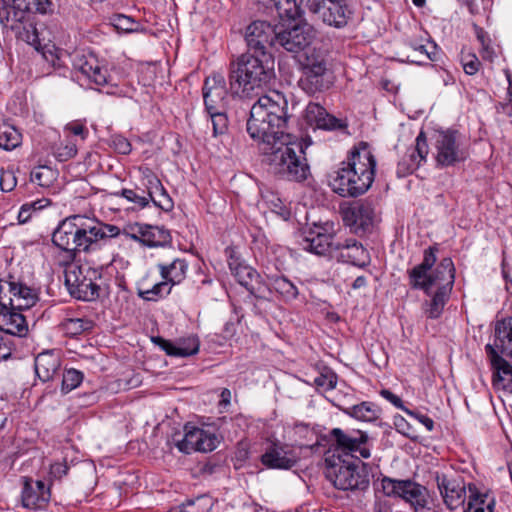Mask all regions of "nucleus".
Masks as SVG:
<instances>
[{
	"instance_id": "nucleus-1",
	"label": "nucleus",
	"mask_w": 512,
	"mask_h": 512,
	"mask_svg": "<svg viewBox=\"0 0 512 512\" xmlns=\"http://www.w3.org/2000/svg\"><path fill=\"white\" fill-rule=\"evenodd\" d=\"M342 167L330 175V186L342 197H358L365 194L375 178L376 159L367 142L355 145Z\"/></svg>"
},
{
	"instance_id": "nucleus-2",
	"label": "nucleus",
	"mask_w": 512,
	"mask_h": 512,
	"mask_svg": "<svg viewBox=\"0 0 512 512\" xmlns=\"http://www.w3.org/2000/svg\"><path fill=\"white\" fill-rule=\"evenodd\" d=\"M291 115L288 113V101L278 91L262 95L252 105L247 120V132L254 140H260L261 146L278 141L284 136Z\"/></svg>"
},
{
	"instance_id": "nucleus-3",
	"label": "nucleus",
	"mask_w": 512,
	"mask_h": 512,
	"mask_svg": "<svg viewBox=\"0 0 512 512\" xmlns=\"http://www.w3.org/2000/svg\"><path fill=\"white\" fill-rule=\"evenodd\" d=\"M81 216L75 215L63 220L52 235V242L67 253L70 261H73L76 252H88L100 247L101 242L120 234V228L116 225L97 222L94 225H85Z\"/></svg>"
},
{
	"instance_id": "nucleus-4",
	"label": "nucleus",
	"mask_w": 512,
	"mask_h": 512,
	"mask_svg": "<svg viewBox=\"0 0 512 512\" xmlns=\"http://www.w3.org/2000/svg\"><path fill=\"white\" fill-rule=\"evenodd\" d=\"M229 85L233 95L250 97L275 78V59L271 52H245L229 65Z\"/></svg>"
},
{
	"instance_id": "nucleus-5",
	"label": "nucleus",
	"mask_w": 512,
	"mask_h": 512,
	"mask_svg": "<svg viewBox=\"0 0 512 512\" xmlns=\"http://www.w3.org/2000/svg\"><path fill=\"white\" fill-rule=\"evenodd\" d=\"M268 172L279 180L301 183L310 175L303 144L284 136L260 147Z\"/></svg>"
},
{
	"instance_id": "nucleus-6",
	"label": "nucleus",
	"mask_w": 512,
	"mask_h": 512,
	"mask_svg": "<svg viewBox=\"0 0 512 512\" xmlns=\"http://www.w3.org/2000/svg\"><path fill=\"white\" fill-rule=\"evenodd\" d=\"M438 251L437 245L429 246L423 252L422 262L407 271L411 289L422 290L428 296L433 286L453 289L456 274L454 263L450 257H444L436 264Z\"/></svg>"
},
{
	"instance_id": "nucleus-7",
	"label": "nucleus",
	"mask_w": 512,
	"mask_h": 512,
	"mask_svg": "<svg viewBox=\"0 0 512 512\" xmlns=\"http://www.w3.org/2000/svg\"><path fill=\"white\" fill-rule=\"evenodd\" d=\"M326 477L333 483L334 487L343 491H365L370 485L371 467L362 462L359 457L352 460L339 462L329 461Z\"/></svg>"
},
{
	"instance_id": "nucleus-8",
	"label": "nucleus",
	"mask_w": 512,
	"mask_h": 512,
	"mask_svg": "<svg viewBox=\"0 0 512 512\" xmlns=\"http://www.w3.org/2000/svg\"><path fill=\"white\" fill-rule=\"evenodd\" d=\"M302 70L299 85L308 94L322 92L333 84V72L326 55L321 51L308 50L302 62Z\"/></svg>"
},
{
	"instance_id": "nucleus-9",
	"label": "nucleus",
	"mask_w": 512,
	"mask_h": 512,
	"mask_svg": "<svg viewBox=\"0 0 512 512\" xmlns=\"http://www.w3.org/2000/svg\"><path fill=\"white\" fill-rule=\"evenodd\" d=\"M381 485L386 496L402 498L411 505L414 512H438V506L430 498L428 490L410 479L384 477Z\"/></svg>"
},
{
	"instance_id": "nucleus-10",
	"label": "nucleus",
	"mask_w": 512,
	"mask_h": 512,
	"mask_svg": "<svg viewBox=\"0 0 512 512\" xmlns=\"http://www.w3.org/2000/svg\"><path fill=\"white\" fill-rule=\"evenodd\" d=\"M434 158L438 167L455 166L467 158V151L461 146L460 133L447 129L434 135Z\"/></svg>"
},
{
	"instance_id": "nucleus-11",
	"label": "nucleus",
	"mask_w": 512,
	"mask_h": 512,
	"mask_svg": "<svg viewBox=\"0 0 512 512\" xmlns=\"http://www.w3.org/2000/svg\"><path fill=\"white\" fill-rule=\"evenodd\" d=\"M98 272L90 267L68 265L65 268V285L71 296L83 301H92L99 297L100 287L94 280Z\"/></svg>"
},
{
	"instance_id": "nucleus-12",
	"label": "nucleus",
	"mask_w": 512,
	"mask_h": 512,
	"mask_svg": "<svg viewBox=\"0 0 512 512\" xmlns=\"http://www.w3.org/2000/svg\"><path fill=\"white\" fill-rule=\"evenodd\" d=\"M38 300L35 289L16 281L14 276L0 279V307L3 309L27 310Z\"/></svg>"
},
{
	"instance_id": "nucleus-13",
	"label": "nucleus",
	"mask_w": 512,
	"mask_h": 512,
	"mask_svg": "<svg viewBox=\"0 0 512 512\" xmlns=\"http://www.w3.org/2000/svg\"><path fill=\"white\" fill-rule=\"evenodd\" d=\"M329 441L334 450L345 456L369 458L371 449L369 436L361 430L344 431L341 428H333L329 432Z\"/></svg>"
},
{
	"instance_id": "nucleus-14",
	"label": "nucleus",
	"mask_w": 512,
	"mask_h": 512,
	"mask_svg": "<svg viewBox=\"0 0 512 512\" xmlns=\"http://www.w3.org/2000/svg\"><path fill=\"white\" fill-rule=\"evenodd\" d=\"M309 10L328 26L342 29L353 17L348 0H307Z\"/></svg>"
},
{
	"instance_id": "nucleus-15",
	"label": "nucleus",
	"mask_w": 512,
	"mask_h": 512,
	"mask_svg": "<svg viewBox=\"0 0 512 512\" xmlns=\"http://www.w3.org/2000/svg\"><path fill=\"white\" fill-rule=\"evenodd\" d=\"M72 71L81 85L96 84L103 86L108 83V70L101 65L93 53L75 52L71 57Z\"/></svg>"
},
{
	"instance_id": "nucleus-16",
	"label": "nucleus",
	"mask_w": 512,
	"mask_h": 512,
	"mask_svg": "<svg viewBox=\"0 0 512 512\" xmlns=\"http://www.w3.org/2000/svg\"><path fill=\"white\" fill-rule=\"evenodd\" d=\"M435 482L444 504L449 510H455L464 505L468 499V484L463 477L454 473H435Z\"/></svg>"
},
{
	"instance_id": "nucleus-17",
	"label": "nucleus",
	"mask_w": 512,
	"mask_h": 512,
	"mask_svg": "<svg viewBox=\"0 0 512 512\" xmlns=\"http://www.w3.org/2000/svg\"><path fill=\"white\" fill-rule=\"evenodd\" d=\"M276 38L277 32L274 26L266 21H254L246 28V52H269L267 49L276 44Z\"/></svg>"
},
{
	"instance_id": "nucleus-18",
	"label": "nucleus",
	"mask_w": 512,
	"mask_h": 512,
	"mask_svg": "<svg viewBox=\"0 0 512 512\" xmlns=\"http://www.w3.org/2000/svg\"><path fill=\"white\" fill-rule=\"evenodd\" d=\"M374 216L373 203L369 200H361L344 211L343 220L354 233L363 235L372 228Z\"/></svg>"
},
{
	"instance_id": "nucleus-19",
	"label": "nucleus",
	"mask_w": 512,
	"mask_h": 512,
	"mask_svg": "<svg viewBox=\"0 0 512 512\" xmlns=\"http://www.w3.org/2000/svg\"><path fill=\"white\" fill-rule=\"evenodd\" d=\"M184 431V437L181 440H175L176 447L183 453L210 452L217 447V437L214 434L189 425H185Z\"/></svg>"
},
{
	"instance_id": "nucleus-20",
	"label": "nucleus",
	"mask_w": 512,
	"mask_h": 512,
	"mask_svg": "<svg viewBox=\"0 0 512 512\" xmlns=\"http://www.w3.org/2000/svg\"><path fill=\"white\" fill-rule=\"evenodd\" d=\"M260 461L268 469L289 470L297 463V457L287 444L271 440L261 455Z\"/></svg>"
},
{
	"instance_id": "nucleus-21",
	"label": "nucleus",
	"mask_w": 512,
	"mask_h": 512,
	"mask_svg": "<svg viewBox=\"0 0 512 512\" xmlns=\"http://www.w3.org/2000/svg\"><path fill=\"white\" fill-rule=\"evenodd\" d=\"M202 94L207 112L226 110L228 91L221 74H213L205 79Z\"/></svg>"
},
{
	"instance_id": "nucleus-22",
	"label": "nucleus",
	"mask_w": 512,
	"mask_h": 512,
	"mask_svg": "<svg viewBox=\"0 0 512 512\" xmlns=\"http://www.w3.org/2000/svg\"><path fill=\"white\" fill-rule=\"evenodd\" d=\"M23 488L21 502L23 507L31 510H39L46 507L50 501V489L41 480H33L30 477H23Z\"/></svg>"
},
{
	"instance_id": "nucleus-23",
	"label": "nucleus",
	"mask_w": 512,
	"mask_h": 512,
	"mask_svg": "<svg viewBox=\"0 0 512 512\" xmlns=\"http://www.w3.org/2000/svg\"><path fill=\"white\" fill-rule=\"evenodd\" d=\"M485 352L493 371V387L512 393V365L503 356L494 352L490 346H485Z\"/></svg>"
},
{
	"instance_id": "nucleus-24",
	"label": "nucleus",
	"mask_w": 512,
	"mask_h": 512,
	"mask_svg": "<svg viewBox=\"0 0 512 512\" xmlns=\"http://www.w3.org/2000/svg\"><path fill=\"white\" fill-rule=\"evenodd\" d=\"M312 35L308 25L295 24L277 32L276 43L288 52L297 53L304 50L311 42Z\"/></svg>"
},
{
	"instance_id": "nucleus-25",
	"label": "nucleus",
	"mask_w": 512,
	"mask_h": 512,
	"mask_svg": "<svg viewBox=\"0 0 512 512\" xmlns=\"http://www.w3.org/2000/svg\"><path fill=\"white\" fill-rule=\"evenodd\" d=\"M152 341L158 345L165 353L172 357H189L199 352L200 340L197 335H188L178 338L176 341H170L160 336L153 337Z\"/></svg>"
},
{
	"instance_id": "nucleus-26",
	"label": "nucleus",
	"mask_w": 512,
	"mask_h": 512,
	"mask_svg": "<svg viewBox=\"0 0 512 512\" xmlns=\"http://www.w3.org/2000/svg\"><path fill=\"white\" fill-rule=\"evenodd\" d=\"M305 118L310 126L323 130H346L348 124L345 120L338 119L329 114L318 103H309L305 110Z\"/></svg>"
},
{
	"instance_id": "nucleus-27",
	"label": "nucleus",
	"mask_w": 512,
	"mask_h": 512,
	"mask_svg": "<svg viewBox=\"0 0 512 512\" xmlns=\"http://www.w3.org/2000/svg\"><path fill=\"white\" fill-rule=\"evenodd\" d=\"M336 252V257L339 261L350 263L357 267L363 268L370 263L369 252L355 239L337 241Z\"/></svg>"
},
{
	"instance_id": "nucleus-28",
	"label": "nucleus",
	"mask_w": 512,
	"mask_h": 512,
	"mask_svg": "<svg viewBox=\"0 0 512 512\" xmlns=\"http://www.w3.org/2000/svg\"><path fill=\"white\" fill-rule=\"evenodd\" d=\"M428 155V144L424 132H420L416 138V144L407 150L402 160L398 163L397 172L401 175L412 174L419 168L422 161Z\"/></svg>"
},
{
	"instance_id": "nucleus-29",
	"label": "nucleus",
	"mask_w": 512,
	"mask_h": 512,
	"mask_svg": "<svg viewBox=\"0 0 512 512\" xmlns=\"http://www.w3.org/2000/svg\"><path fill=\"white\" fill-rule=\"evenodd\" d=\"M226 253L228 254V265L231 273L240 285L256 296L258 289L255 287L254 282L259 283L260 275L258 272L254 268L241 263L239 258L235 256L233 249L227 248Z\"/></svg>"
},
{
	"instance_id": "nucleus-30",
	"label": "nucleus",
	"mask_w": 512,
	"mask_h": 512,
	"mask_svg": "<svg viewBox=\"0 0 512 512\" xmlns=\"http://www.w3.org/2000/svg\"><path fill=\"white\" fill-rule=\"evenodd\" d=\"M486 346L492 347L501 356L512 358V317L495 322L493 343Z\"/></svg>"
},
{
	"instance_id": "nucleus-31",
	"label": "nucleus",
	"mask_w": 512,
	"mask_h": 512,
	"mask_svg": "<svg viewBox=\"0 0 512 512\" xmlns=\"http://www.w3.org/2000/svg\"><path fill=\"white\" fill-rule=\"evenodd\" d=\"M338 239L332 234L309 231L303 239L304 249L317 255L335 257Z\"/></svg>"
},
{
	"instance_id": "nucleus-32",
	"label": "nucleus",
	"mask_w": 512,
	"mask_h": 512,
	"mask_svg": "<svg viewBox=\"0 0 512 512\" xmlns=\"http://www.w3.org/2000/svg\"><path fill=\"white\" fill-rule=\"evenodd\" d=\"M22 311L0 307V330L12 336H26L28 324L25 316L21 313Z\"/></svg>"
},
{
	"instance_id": "nucleus-33",
	"label": "nucleus",
	"mask_w": 512,
	"mask_h": 512,
	"mask_svg": "<svg viewBox=\"0 0 512 512\" xmlns=\"http://www.w3.org/2000/svg\"><path fill=\"white\" fill-rule=\"evenodd\" d=\"M60 366V355L54 350L41 352L35 358V372L38 378L43 382L52 380L60 369Z\"/></svg>"
},
{
	"instance_id": "nucleus-34",
	"label": "nucleus",
	"mask_w": 512,
	"mask_h": 512,
	"mask_svg": "<svg viewBox=\"0 0 512 512\" xmlns=\"http://www.w3.org/2000/svg\"><path fill=\"white\" fill-rule=\"evenodd\" d=\"M18 2L19 0H0V24L3 28L14 31L23 23L29 11L22 8Z\"/></svg>"
},
{
	"instance_id": "nucleus-35",
	"label": "nucleus",
	"mask_w": 512,
	"mask_h": 512,
	"mask_svg": "<svg viewBox=\"0 0 512 512\" xmlns=\"http://www.w3.org/2000/svg\"><path fill=\"white\" fill-rule=\"evenodd\" d=\"M144 180V187L148 189V195L151 198L150 201L163 211L168 212L172 210L174 206L173 201L159 178L154 173L149 172L145 175Z\"/></svg>"
},
{
	"instance_id": "nucleus-36",
	"label": "nucleus",
	"mask_w": 512,
	"mask_h": 512,
	"mask_svg": "<svg viewBox=\"0 0 512 512\" xmlns=\"http://www.w3.org/2000/svg\"><path fill=\"white\" fill-rule=\"evenodd\" d=\"M32 12H27L25 18L23 19V23L15 29L16 38L26 42L27 44L33 46L35 49L39 50L42 46V40L40 38L39 32L36 28L34 17L31 16Z\"/></svg>"
},
{
	"instance_id": "nucleus-37",
	"label": "nucleus",
	"mask_w": 512,
	"mask_h": 512,
	"mask_svg": "<svg viewBox=\"0 0 512 512\" xmlns=\"http://www.w3.org/2000/svg\"><path fill=\"white\" fill-rule=\"evenodd\" d=\"M158 268L162 278L169 282L171 288L174 285L180 284L186 277L188 264L185 259H174L169 265L159 264Z\"/></svg>"
},
{
	"instance_id": "nucleus-38",
	"label": "nucleus",
	"mask_w": 512,
	"mask_h": 512,
	"mask_svg": "<svg viewBox=\"0 0 512 512\" xmlns=\"http://www.w3.org/2000/svg\"><path fill=\"white\" fill-rule=\"evenodd\" d=\"M340 409L350 417L363 422L376 421L381 414V409L376 404L369 401H364L349 407H340Z\"/></svg>"
},
{
	"instance_id": "nucleus-39",
	"label": "nucleus",
	"mask_w": 512,
	"mask_h": 512,
	"mask_svg": "<svg viewBox=\"0 0 512 512\" xmlns=\"http://www.w3.org/2000/svg\"><path fill=\"white\" fill-rule=\"evenodd\" d=\"M468 503L464 512H493L494 499H488L487 494L481 493L475 484L468 483Z\"/></svg>"
},
{
	"instance_id": "nucleus-40",
	"label": "nucleus",
	"mask_w": 512,
	"mask_h": 512,
	"mask_svg": "<svg viewBox=\"0 0 512 512\" xmlns=\"http://www.w3.org/2000/svg\"><path fill=\"white\" fill-rule=\"evenodd\" d=\"M452 289L449 287H438L431 297L430 301H426L425 314L430 319H437L443 312L444 306L450 298Z\"/></svg>"
},
{
	"instance_id": "nucleus-41",
	"label": "nucleus",
	"mask_w": 512,
	"mask_h": 512,
	"mask_svg": "<svg viewBox=\"0 0 512 512\" xmlns=\"http://www.w3.org/2000/svg\"><path fill=\"white\" fill-rule=\"evenodd\" d=\"M269 286L286 302L295 300L299 294L296 285L285 276H270Z\"/></svg>"
},
{
	"instance_id": "nucleus-42",
	"label": "nucleus",
	"mask_w": 512,
	"mask_h": 512,
	"mask_svg": "<svg viewBox=\"0 0 512 512\" xmlns=\"http://www.w3.org/2000/svg\"><path fill=\"white\" fill-rule=\"evenodd\" d=\"M94 326L88 318L65 317L59 324L60 329L66 336L77 337L90 331Z\"/></svg>"
},
{
	"instance_id": "nucleus-43",
	"label": "nucleus",
	"mask_w": 512,
	"mask_h": 512,
	"mask_svg": "<svg viewBox=\"0 0 512 512\" xmlns=\"http://www.w3.org/2000/svg\"><path fill=\"white\" fill-rule=\"evenodd\" d=\"M146 236L144 246L149 248L166 247L172 242L170 231L164 226L149 224Z\"/></svg>"
},
{
	"instance_id": "nucleus-44",
	"label": "nucleus",
	"mask_w": 512,
	"mask_h": 512,
	"mask_svg": "<svg viewBox=\"0 0 512 512\" xmlns=\"http://www.w3.org/2000/svg\"><path fill=\"white\" fill-rule=\"evenodd\" d=\"M22 142V135L14 126L2 123L0 124V147L5 150H13Z\"/></svg>"
},
{
	"instance_id": "nucleus-45",
	"label": "nucleus",
	"mask_w": 512,
	"mask_h": 512,
	"mask_svg": "<svg viewBox=\"0 0 512 512\" xmlns=\"http://www.w3.org/2000/svg\"><path fill=\"white\" fill-rule=\"evenodd\" d=\"M58 172L47 165H39L30 173V180L41 187H50L57 180Z\"/></svg>"
},
{
	"instance_id": "nucleus-46",
	"label": "nucleus",
	"mask_w": 512,
	"mask_h": 512,
	"mask_svg": "<svg viewBox=\"0 0 512 512\" xmlns=\"http://www.w3.org/2000/svg\"><path fill=\"white\" fill-rule=\"evenodd\" d=\"M280 18L296 19L300 16V7L296 0H276L271 4Z\"/></svg>"
},
{
	"instance_id": "nucleus-47",
	"label": "nucleus",
	"mask_w": 512,
	"mask_h": 512,
	"mask_svg": "<svg viewBox=\"0 0 512 512\" xmlns=\"http://www.w3.org/2000/svg\"><path fill=\"white\" fill-rule=\"evenodd\" d=\"M211 505L204 496L187 500L185 503L171 508L168 512H209Z\"/></svg>"
},
{
	"instance_id": "nucleus-48",
	"label": "nucleus",
	"mask_w": 512,
	"mask_h": 512,
	"mask_svg": "<svg viewBox=\"0 0 512 512\" xmlns=\"http://www.w3.org/2000/svg\"><path fill=\"white\" fill-rule=\"evenodd\" d=\"M116 195L124 197L130 202H133L136 207L139 209H143L146 206H148L151 198L148 195V189L142 190V194H138V189H122L119 193H116Z\"/></svg>"
},
{
	"instance_id": "nucleus-49",
	"label": "nucleus",
	"mask_w": 512,
	"mask_h": 512,
	"mask_svg": "<svg viewBox=\"0 0 512 512\" xmlns=\"http://www.w3.org/2000/svg\"><path fill=\"white\" fill-rule=\"evenodd\" d=\"M83 380L82 372L76 369H69L63 373L61 390L68 393L77 388Z\"/></svg>"
},
{
	"instance_id": "nucleus-50",
	"label": "nucleus",
	"mask_w": 512,
	"mask_h": 512,
	"mask_svg": "<svg viewBox=\"0 0 512 512\" xmlns=\"http://www.w3.org/2000/svg\"><path fill=\"white\" fill-rule=\"evenodd\" d=\"M78 148L75 141L67 139L64 143H61L54 152L57 160L61 162L68 161L77 155Z\"/></svg>"
},
{
	"instance_id": "nucleus-51",
	"label": "nucleus",
	"mask_w": 512,
	"mask_h": 512,
	"mask_svg": "<svg viewBox=\"0 0 512 512\" xmlns=\"http://www.w3.org/2000/svg\"><path fill=\"white\" fill-rule=\"evenodd\" d=\"M211 118L214 136L224 134L228 129L226 110L207 112Z\"/></svg>"
},
{
	"instance_id": "nucleus-52",
	"label": "nucleus",
	"mask_w": 512,
	"mask_h": 512,
	"mask_svg": "<svg viewBox=\"0 0 512 512\" xmlns=\"http://www.w3.org/2000/svg\"><path fill=\"white\" fill-rule=\"evenodd\" d=\"M149 224L142 223H133L129 224L124 229V234H126L130 239L135 242L140 243L144 246L146 241V234L148 230Z\"/></svg>"
},
{
	"instance_id": "nucleus-53",
	"label": "nucleus",
	"mask_w": 512,
	"mask_h": 512,
	"mask_svg": "<svg viewBox=\"0 0 512 512\" xmlns=\"http://www.w3.org/2000/svg\"><path fill=\"white\" fill-rule=\"evenodd\" d=\"M314 384L319 391L332 390L337 384V375L331 370H326L314 379Z\"/></svg>"
},
{
	"instance_id": "nucleus-54",
	"label": "nucleus",
	"mask_w": 512,
	"mask_h": 512,
	"mask_svg": "<svg viewBox=\"0 0 512 512\" xmlns=\"http://www.w3.org/2000/svg\"><path fill=\"white\" fill-rule=\"evenodd\" d=\"M111 23L117 31L131 33L137 30L134 19L124 14H115L111 18Z\"/></svg>"
},
{
	"instance_id": "nucleus-55",
	"label": "nucleus",
	"mask_w": 512,
	"mask_h": 512,
	"mask_svg": "<svg viewBox=\"0 0 512 512\" xmlns=\"http://www.w3.org/2000/svg\"><path fill=\"white\" fill-rule=\"evenodd\" d=\"M477 39L481 43L482 49L480 51L481 57L484 60L493 61L495 57V51L490 45V38L488 34L482 29L478 28L476 31Z\"/></svg>"
},
{
	"instance_id": "nucleus-56",
	"label": "nucleus",
	"mask_w": 512,
	"mask_h": 512,
	"mask_svg": "<svg viewBox=\"0 0 512 512\" xmlns=\"http://www.w3.org/2000/svg\"><path fill=\"white\" fill-rule=\"evenodd\" d=\"M461 63L465 73L468 75H475L481 66V62L475 54L463 55Z\"/></svg>"
},
{
	"instance_id": "nucleus-57",
	"label": "nucleus",
	"mask_w": 512,
	"mask_h": 512,
	"mask_svg": "<svg viewBox=\"0 0 512 512\" xmlns=\"http://www.w3.org/2000/svg\"><path fill=\"white\" fill-rule=\"evenodd\" d=\"M410 47L417 54L415 58H412L410 61L412 63L420 64L423 60H433L431 53L427 51L426 46L423 44H419L416 41L409 42Z\"/></svg>"
},
{
	"instance_id": "nucleus-58",
	"label": "nucleus",
	"mask_w": 512,
	"mask_h": 512,
	"mask_svg": "<svg viewBox=\"0 0 512 512\" xmlns=\"http://www.w3.org/2000/svg\"><path fill=\"white\" fill-rule=\"evenodd\" d=\"M16 177L12 171H2L0 174V188L4 192L12 191L16 186Z\"/></svg>"
},
{
	"instance_id": "nucleus-59",
	"label": "nucleus",
	"mask_w": 512,
	"mask_h": 512,
	"mask_svg": "<svg viewBox=\"0 0 512 512\" xmlns=\"http://www.w3.org/2000/svg\"><path fill=\"white\" fill-rule=\"evenodd\" d=\"M14 349V343L11 338L0 335V362L11 358Z\"/></svg>"
},
{
	"instance_id": "nucleus-60",
	"label": "nucleus",
	"mask_w": 512,
	"mask_h": 512,
	"mask_svg": "<svg viewBox=\"0 0 512 512\" xmlns=\"http://www.w3.org/2000/svg\"><path fill=\"white\" fill-rule=\"evenodd\" d=\"M65 130L75 136H80L82 140H85L86 137L88 136V129L86 128V126L83 123H81L79 121H73V122L68 123L65 126Z\"/></svg>"
},
{
	"instance_id": "nucleus-61",
	"label": "nucleus",
	"mask_w": 512,
	"mask_h": 512,
	"mask_svg": "<svg viewBox=\"0 0 512 512\" xmlns=\"http://www.w3.org/2000/svg\"><path fill=\"white\" fill-rule=\"evenodd\" d=\"M393 424L395 426V429L399 433H401L407 437H410V432H411L412 427L403 416H401V415L394 416Z\"/></svg>"
},
{
	"instance_id": "nucleus-62",
	"label": "nucleus",
	"mask_w": 512,
	"mask_h": 512,
	"mask_svg": "<svg viewBox=\"0 0 512 512\" xmlns=\"http://www.w3.org/2000/svg\"><path fill=\"white\" fill-rule=\"evenodd\" d=\"M380 395L383 398H385L386 400H388L389 402H391L395 407L404 411L405 413H406V410L409 409L406 406H404L402 399L400 397H398L397 395H395L394 393H392L390 390L382 389L380 392Z\"/></svg>"
},
{
	"instance_id": "nucleus-63",
	"label": "nucleus",
	"mask_w": 512,
	"mask_h": 512,
	"mask_svg": "<svg viewBox=\"0 0 512 512\" xmlns=\"http://www.w3.org/2000/svg\"><path fill=\"white\" fill-rule=\"evenodd\" d=\"M113 144H114L115 150L119 154L128 155L131 152V144H130V142L126 138H124L122 136L115 137L113 139Z\"/></svg>"
},
{
	"instance_id": "nucleus-64",
	"label": "nucleus",
	"mask_w": 512,
	"mask_h": 512,
	"mask_svg": "<svg viewBox=\"0 0 512 512\" xmlns=\"http://www.w3.org/2000/svg\"><path fill=\"white\" fill-rule=\"evenodd\" d=\"M68 470H69V467L66 462H63V463L57 462V463H54L51 465L50 475L54 479L60 480V479H62L63 476L67 475Z\"/></svg>"
}]
</instances>
